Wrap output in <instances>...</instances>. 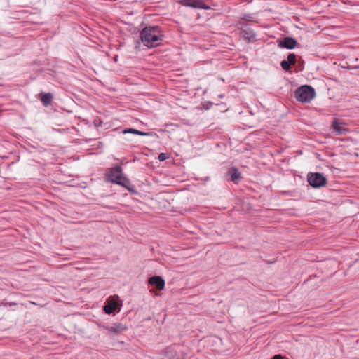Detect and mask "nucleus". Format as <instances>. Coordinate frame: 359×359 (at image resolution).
<instances>
[{
  "label": "nucleus",
  "mask_w": 359,
  "mask_h": 359,
  "mask_svg": "<svg viewBox=\"0 0 359 359\" xmlns=\"http://www.w3.org/2000/svg\"><path fill=\"white\" fill-rule=\"evenodd\" d=\"M53 98V94L50 93H40V100L45 107H48L51 104Z\"/></svg>",
  "instance_id": "nucleus-12"
},
{
  "label": "nucleus",
  "mask_w": 359,
  "mask_h": 359,
  "mask_svg": "<svg viewBox=\"0 0 359 359\" xmlns=\"http://www.w3.org/2000/svg\"><path fill=\"white\" fill-rule=\"evenodd\" d=\"M158 160H159V161H165V160L167 158V155H166V154H165V153H161V154L158 155Z\"/></svg>",
  "instance_id": "nucleus-17"
},
{
  "label": "nucleus",
  "mask_w": 359,
  "mask_h": 359,
  "mask_svg": "<svg viewBox=\"0 0 359 359\" xmlns=\"http://www.w3.org/2000/svg\"><path fill=\"white\" fill-rule=\"evenodd\" d=\"M123 133H133L135 135H142V136H150L151 135L150 133L140 131V130H138L134 129V128H126L123 130Z\"/></svg>",
  "instance_id": "nucleus-14"
},
{
  "label": "nucleus",
  "mask_w": 359,
  "mask_h": 359,
  "mask_svg": "<svg viewBox=\"0 0 359 359\" xmlns=\"http://www.w3.org/2000/svg\"><path fill=\"white\" fill-rule=\"evenodd\" d=\"M294 97L299 102L309 103L315 97V90L309 86H302L295 90Z\"/></svg>",
  "instance_id": "nucleus-3"
},
{
  "label": "nucleus",
  "mask_w": 359,
  "mask_h": 359,
  "mask_svg": "<svg viewBox=\"0 0 359 359\" xmlns=\"http://www.w3.org/2000/svg\"><path fill=\"white\" fill-rule=\"evenodd\" d=\"M128 329V327L123 323H115L111 326L107 327V330L110 334H121L125 330Z\"/></svg>",
  "instance_id": "nucleus-10"
},
{
  "label": "nucleus",
  "mask_w": 359,
  "mask_h": 359,
  "mask_svg": "<svg viewBox=\"0 0 359 359\" xmlns=\"http://www.w3.org/2000/svg\"><path fill=\"white\" fill-rule=\"evenodd\" d=\"M345 123L343 122H339L337 118H334L332 123V127L334 131L337 135L345 134L348 131V129L344 126Z\"/></svg>",
  "instance_id": "nucleus-7"
},
{
  "label": "nucleus",
  "mask_w": 359,
  "mask_h": 359,
  "mask_svg": "<svg viewBox=\"0 0 359 359\" xmlns=\"http://www.w3.org/2000/svg\"><path fill=\"white\" fill-rule=\"evenodd\" d=\"M114 60H115L116 61L117 60V56H116V57H114Z\"/></svg>",
  "instance_id": "nucleus-19"
},
{
  "label": "nucleus",
  "mask_w": 359,
  "mask_h": 359,
  "mask_svg": "<svg viewBox=\"0 0 359 359\" xmlns=\"http://www.w3.org/2000/svg\"><path fill=\"white\" fill-rule=\"evenodd\" d=\"M287 61L291 65H294L296 62V55L294 53H290L287 55Z\"/></svg>",
  "instance_id": "nucleus-15"
},
{
  "label": "nucleus",
  "mask_w": 359,
  "mask_h": 359,
  "mask_svg": "<svg viewBox=\"0 0 359 359\" xmlns=\"http://www.w3.org/2000/svg\"><path fill=\"white\" fill-rule=\"evenodd\" d=\"M105 177L108 181L123 187L130 193H137L135 186L123 175L122 168L120 165H116L109 168L107 171Z\"/></svg>",
  "instance_id": "nucleus-2"
},
{
  "label": "nucleus",
  "mask_w": 359,
  "mask_h": 359,
  "mask_svg": "<svg viewBox=\"0 0 359 359\" xmlns=\"http://www.w3.org/2000/svg\"><path fill=\"white\" fill-rule=\"evenodd\" d=\"M271 359H283L281 355H276Z\"/></svg>",
  "instance_id": "nucleus-18"
},
{
  "label": "nucleus",
  "mask_w": 359,
  "mask_h": 359,
  "mask_svg": "<svg viewBox=\"0 0 359 359\" xmlns=\"http://www.w3.org/2000/svg\"><path fill=\"white\" fill-rule=\"evenodd\" d=\"M140 38L144 46L154 48L161 44L164 35L158 26H149L141 31Z\"/></svg>",
  "instance_id": "nucleus-1"
},
{
  "label": "nucleus",
  "mask_w": 359,
  "mask_h": 359,
  "mask_svg": "<svg viewBox=\"0 0 359 359\" xmlns=\"http://www.w3.org/2000/svg\"><path fill=\"white\" fill-rule=\"evenodd\" d=\"M227 175L230 177L231 180L237 182L241 177V173L235 167H231L227 171Z\"/></svg>",
  "instance_id": "nucleus-13"
},
{
  "label": "nucleus",
  "mask_w": 359,
  "mask_h": 359,
  "mask_svg": "<svg viewBox=\"0 0 359 359\" xmlns=\"http://www.w3.org/2000/svg\"><path fill=\"white\" fill-rule=\"evenodd\" d=\"M121 304H119L118 297H110L104 306L103 310L107 314H111L117 309H119Z\"/></svg>",
  "instance_id": "nucleus-5"
},
{
  "label": "nucleus",
  "mask_w": 359,
  "mask_h": 359,
  "mask_svg": "<svg viewBox=\"0 0 359 359\" xmlns=\"http://www.w3.org/2000/svg\"><path fill=\"white\" fill-rule=\"evenodd\" d=\"M297 44V41L292 37H285L279 41V46L287 49H293Z\"/></svg>",
  "instance_id": "nucleus-8"
},
{
  "label": "nucleus",
  "mask_w": 359,
  "mask_h": 359,
  "mask_svg": "<svg viewBox=\"0 0 359 359\" xmlns=\"http://www.w3.org/2000/svg\"><path fill=\"white\" fill-rule=\"evenodd\" d=\"M308 182L311 187L319 188L326 184L327 180L321 173H310L308 175Z\"/></svg>",
  "instance_id": "nucleus-4"
},
{
  "label": "nucleus",
  "mask_w": 359,
  "mask_h": 359,
  "mask_svg": "<svg viewBox=\"0 0 359 359\" xmlns=\"http://www.w3.org/2000/svg\"><path fill=\"white\" fill-rule=\"evenodd\" d=\"M241 35L245 40L248 42L252 41L255 38V34L252 29L247 26L241 29Z\"/></svg>",
  "instance_id": "nucleus-11"
},
{
  "label": "nucleus",
  "mask_w": 359,
  "mask_h": 359,
  "mask_svg": "<svg viewBox=\"0 0 359 359\" xmlns=\"http://www.w3.org/2000/svg\"><path fill=\"white\" fill-rule=\"evenodd\" d=\"M149 283L154 285L158 290H163L165 287V281L161 276H155L149 278Z\"/></svg>",
  "instance_id": "nucleus-9"
},
{
  "label": "nucleus",
  "mask_w": 359,
  "mask_h": 359,
  "mask_svg": "<svg viewBox=\"0 0 359 359\" xmlns=\"http://www.w3.org/2000/svg\"><path fill=\"white\" fill-rule=\"evenodd\" d=\"M280 66L284 70L289 71L290 69L291 65L289 64L287 60H283L280 62Z\"/></svg>",
  "instance_id": "nucleus-16"
},
{
  "label": "nucleus",
  "mask_w": 359,
  "mask_h": 359,
  "mask_svg": "<svg viewBox=\"0 0 359 359\" xmlns=\"http://www.w3.org/2000/svg\"><path fill=\"white\" fill-rule=\"evenodd\" d=\"M176 1L182 6L194 8H201L205 10L210 8V6L206 5L202 0H176Z\"/></svg>",
  "instance_id": "nucleus-6"
}]
</instances>
